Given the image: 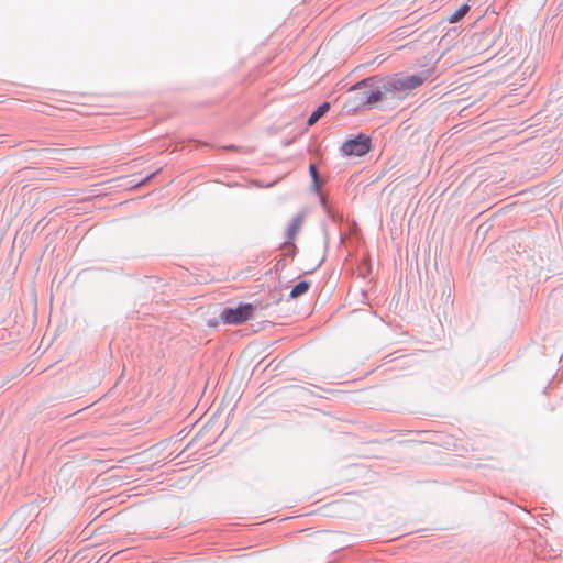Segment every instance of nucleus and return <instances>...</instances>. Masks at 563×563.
Instances as JSON below:
<instances>
[{
    "instance_id": "f257e3e1",
    "label": "nucleus",
    "mask_w": 563,
    "mask_h": 563,
    "mask_svg": "<svg viewBox=\"0 0 563 563\" xmlns=\"http://www.w3.org/2000/svg\"><path fill=\"white\" fill-rule=\"evenodd\" d=\"M385 85L383 80L368 78L352 89V95L344 104V110L350 113H356L365 107H369L382 99Z\"/></svg>"
},
{
    "instance_id": "f03ea898",
    "label": "nucleus",
    "mask_w": 563,
    "mask_h": 563,
    "mask_svg": "<svg viewBox=\"0 0 563 563\" xmlns=\"http://www.w3.org/2000/svg\"><path fill=\"white\" fill-rule=\"evenodd\" d=\"M371 150V137L365 134H358L342 143L340 152L343 156H363Z\"/></svg>"
},
{
    "instance_id": "7ed1b4c3",
    "label": "nucleus",
    "mask_w": 563,
    "mask_h": 563,
    "mask_svg": "<svg viewBox=\"0 0 563 563\" xmlns=\"http://www.w3.org/2000/svg\"><path fill=\"white\" fill-rule=\"evenodd\" d=\"M252 305H241L236 308H229L222 311L221 320L227 324H240L253 316Z\"/></svg>"
},
{
    "instance_id": "20e7f679",
    "label": "nucleus",
    "mask_w": 563,
    "mask_h": 563,
    "mask_svg": "<svg viewBox=\"0 0 563 563\" xmlns=\"http://www.w3.org/2000/svg\"><path fill=\"white\" fill-rule=\"evenodd\" d=\"M422 82L423 78L420 76H405L394 78L391 87L397 91H409L419 87Z\"/></svg>"
},
{
    "instance_id": "39448f33",
    "label": "nucleus",
    "mask_w": 563,
    "mask_h": 563,
    "mask_svg": "<svg viewBox=\"0 0 563 563\" xmlns=\"http://www.w3.org/2000/svg\"><path fill=\"white\" fill-rule=\"evenodd\" d=\"M305 218L302 214H297L292 218L290 224L288 225L286 235L289 241L294 240L298 232L301 230L303 225Z\"/></svg>"
},
{
    "instance_id": "423d86ee",
    "label": "nucleus",
    "mask_w": 563,
    "mask_h": 563,
    "mask_svg": "<svg viewBox=\"0 0 563 563\" xmlns=\"http://www.w3.org/2000/svg\"><path fill=\"white\" fill-rule=\"evenodd\" d=\"M330 107L331 106L329 102H323L322 104H320L309 117L307 125H314L330 110Z\"/></svg>"
},
{
    "instance_id": "0eeeda50",
    "label": "nucleus",
    "mask_w": 563,
    "mask_h": 563,
    "mask_svg": "<svg viewBox=\"0 0 563 563\" xmlns=\"http://www.w3.org/2000/svg\"><path fill=\"white\" fill-rule=\"evenodd\" d=\"M310 287V284L306 280H301L290 291V297L292 299H296V298H299L300 296H302L303 294H306L308 291Z\"/></svg>"
},
{
    "instance_id": "6e6552de",
    "label": "nucleus",
    "mask_w": 563,
    "mask_h": 563,
    "mask_svg": "<svg viewBox=\"0 0 563 563\" xmlns=\"http://www.w3.org/2000/svg\"><path fill=\"white\" fill-rule=\"evenodd\" d=\"M470 7L467 4L461 5L452 15L449 16L450 23H455L460 21L464 15L468 12Z\"/></svg>"
},
{
    "instance_id": "1a4fd4ad",
    "label": "nucleus",
    "mask_w": 563,
    "mask_h": 563,
    "mask_svg": "<svg viewBox=\"0 0 563 563\" xmlns=\"http://www.w3.org/2000/svg\"><path fill=\"white\" fill-rule=\"evenodd\" d=\"M309 172H310V175L313 178L314 183H317L318 181V170H317L316 165L311 164L309 167Z\"/></svg>"
},
{
    "instance_id": "9d476101",
    "label": "nucleus",
    "mask_w": 563,
    "mask_h": 563,
    "mask_svg": "<svg viewBox=\"0 0 563 563\" xmlns=\"http://www.w3.org/2000/svg\"><path fill=\"white\" fill-rule=\"evenodd\" d=\"M462 450L459 451V455L462 457H465L467 455V450L461 445Z\"/></svg>"
}]
</instances>
